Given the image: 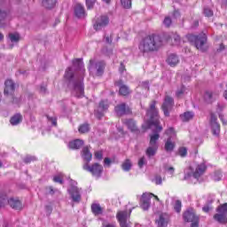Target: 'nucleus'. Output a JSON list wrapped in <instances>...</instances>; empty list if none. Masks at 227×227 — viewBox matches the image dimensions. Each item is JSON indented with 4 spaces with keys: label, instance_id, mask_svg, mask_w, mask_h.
<instances>
[{
    "label": "nucleus",
    "instance_id": "1",
    "mask_svg": "<svg viewBox=\"0 0 227 227\" xmlns=\"http://www.w3.org/2000/svg\"><path fill=\"white\" fill-rule=\"evenodd\" d=\"M155 106H157V101L153 100L151 102L149 109L147 110V114L150 116V119L146 121V129L154 127V134L150 135L149 146L145 151L147 157H153L155 153H157L159 150V144H157V142L160 137L159 133L162 132V126H160V121H159V110Z\"/></svg>",
    "mask_w": 227,
    "mask_h": 227
},
{
    "label": "nucleus",
    "instance_id": "2",
    "mask_svg": "<svg viewBox=\"0 0 227 227\" xmlns=\"http://www.w3.org/2000/svg\"><path fill=\"white\" fill-rule=\"evenodd\" d=\"M164 46V39L157 34H149L141 38L138 43V50L141 54L157 52Z\"/></svg>",
    "mask_w": 227,
    "mask_h": 227
},
{
    "label": "nucleus",
    "instance_id": "3",
    "mask_svg": "<svg viewBox=\"0 0 227 227\" xmlns=\"http://www.w3.org/2000/svg\"><path fill=\"white\" fill-rule=\"evenodd\" d=\"M6 204L13 210H22V208H24V205H22V201H20V200L13 197L8 199V195L2 192L0 193V208L4 207Z\"/></svg>",
    "mask_w": 227,
    "mask_h": 227
},
{
    "label": "nucleus",
    "instance_id": "4",
    "mask_svg": "<svg viewBox=\"0 0 227 227\" xmlns=\"http://www.w3.org/2000/svg\"><path fill=\"white\" fill-rule=\"evenodd\" d=\"M188 42L193 43L198 51H201L205 52L207 49H205V43H207V35L205 33H201L198 35L190 34L187 35Z\"/></svg>",
    "mask_w": 227,
    "mask_h": 227
},
{
    "label": "nucleus",
    "instance_id": "5",
    "mask_svg": "<svg viewBox=\"0 0 227 227\" xmlns=\"http://www.w3.org/2000/svg\"><path fill=\"white\" fill-rule=\"evenodd\" d=\"M216 214L213 215V219L219 224H227V202L219 205L216 207Z\"/></svg>",
    "mask_w": 227,
    "mask_h": 227
},
{
    "label": "nucleus",
    "instance_id": "6",
    "mask_svg": "<svg viewBox=\"0 0 227 227\" xmlns=\"http://www.w3.org/2000/svg\"><path fill=\"white\" fill-rule=\"evenodd\" d=\"M82 169L84 171H88L92 175V176H96V178H100L102 176V173H104V167L100 165V163H94L90 165V163H84L82 165Z\"/></svg>",
    "mask_w": 227,
    "mask_h": 227
},
{
    "label": "nucleus",
    "instance_id": "7",
    "mask_svg": "<svg viewBox=\"0 0 227 227\" xmlns=\"http://www.w3.org/2000/svg\"><path fill=\"white\" fill-rule=\"evenodd\" d=\"M89 70L90 72H95V76L96 77H102L104 75V72L106 70V62L104 61H98L94 62L93 60H90V66H89Z\"/></svg>",
    "mask_w": 227,
    "mask_h": 227
},
{
    "label": "nucleus",
    "instance_id": "8",
    "mask_svg": "<svg viewBox=\"0 0 227 227\" xmlns=\"http://www.w3.org/2000/svg\"><path fill=\"white\" fill-rule=\"evenodd\" d=\"M175 106V99L172 97L166 95L163 104L161 105V110L163 111L164 116L169 117V111L173 109Z\"/></svg>",
    "mask_w": 227,
    "mask_h": 227
},
{
    "label": "nucleus",
    "instance_id": "9",
    "mask_svg": "<svg viewBox=\"0 0 227 227\" xmlns=\"http://www.w3.org/2000/svg\"><path fill=\"white\" fill-rule=\"evenodd\" d=\"M183 219L184 223H192L193 221H198L200 216L196 215L194 208L189 207L183 213Z\"/></svg>",
    "mask_w": 227,
    "mask_h": 227
},
{
    "label": "nucleus",
    "instance_id": "10",
    "mask_svg": "<svg viewBox=\"0 0 227 227\" xmlns=\"http://www.w3.org/2000/svg\"><path fill=\"white\" fill-rule=\"evenodd\" d=\"M210 127L213 136L219 137V135L221 134V124L217 122V116L214 114H211Z\"/></svg>",
    "mask_w": 227,
    "mask_h": 227
},
{
    "label": "nucleus",
    "instance_id": "11",
    "mask_svg": "<svg viewBox=\"0 0 227 227\" xmlns=\"http://www.w3.org/2000/svg\"><path fill=\"white\" fill-rule=\"evenodd\" d=\"M109 26V17L107 15H102L97 18L96 22L93 25L95 31H100L102 27Z\"/></svg>",
    "mask_w": 227,
    "mask_h": 227
},
{
    "label": "nucleus",
    "instance_id": "12",
    "mask_svg": "<svg viewBox=\"0 0 227 227\" xmlns=\"http://www.w3.org/2000/svg\"><path fill=\"white\" fill-rule=\"evenodd\" d=\"M114 112L117 116H125V114H132V109L128 106L125 103H121L114 107Z\"/></svg>",
    "mask_w": 227,
    "mask_h": 227
},
{
    "label": "nucleus",
    "instance_id": "13",
    "mask_svg": "<svg viewBox=\"0 0 227 227\" xmlns=\"http://www.w3.org/2000/svg\"><path fill=\"white\" fill-rule=\"evenodd\" d=\"M114 85L119 88V95L121 97H129L132 93L130 88L123 83V80H118L114 82Z\"/></svg>",
    "mask_w": 227,
    "mask_h": 227
},
{
    "label": "nucleus",
    "instance_id": "14",
    "mask_svg": "<svg viewBox=\"0 0 227 227\" xmlns=\"http://www.w3.org/2000/svg\"><path fill=\"white\" fill-rule=\"evenodd\" d=\"M130 214H132L131 210L129 212L127 211V210L117 212L116 219H117L120 226H122L124 224H128L127 221L130 217Z\"/></svg>",
    "mask_w": 227,
    "mask_h": 227
},
{
    "label": "nucleus",
    "instance_id": "15",
    "mask_svg": "<svg viewBox=\"0 0 227 227\" xmlns=\"http://www.w3.org/2000/svg\"><path fill=\"white\" fill-rule=\"evenodd\" d=\"M169 221V215L167 213H161L160 214L158 219L155 220V223L157 224V227H168Z\"/></svg>",
    "mask_w": 227,
    "mask_h": 227
},
{
    "label": "nucleus",
    "instance_id": "16",
    "mask_svg": "<svg viewBox=\"0 0 227 227\" xmlns=\"http://www.w3.org/2000/svg\"><path fill=\"white\" fill-rule=\"evenodd\" d=\"M207 167L205 163H200L197 165L195 171L192 172L193 178H196L197 180L203 176L205 173L207 172Z\"/></svg>",
    "mask_w": 227,
    "mask_h": 227
},
{
    "label": "nucleus",
    "instance_id": "17",
    "mask_svg": "<svg viewBox=\"0 0 227 227\" xmlns=\"http://www.w3.org/2000/svg\"><path fill=\"white\" fill-rule=\"evenodd\" d=\"M165 40L169 45H180L181 38L176 33H171L165 35Z\"/></svg>",
    "mask_w": 227,
    "mask_h": 227
},
{
    "label": "nucleus",
    "instance_id": "18",
    "mask_svg": "<svg viewBox=\"0 0 227 227\" xmlns=\"http://www.w3.org/2000/svg\"><path fill=\"white\" fill-rule=\"evenodd\" d=\"M90 148L91 147L90 145H87L82 149L81 155L85 161V164H90V162H91V159H93V154L91 153V151H90Z\"/></svg>",
    "mask_w": 227,
    "mask_h": 227
},
{
    "label": "nucleus",
    "instance_id": "19",
    "mask_svg": "<svg viewBox=\"0 0 227 227\" xmlns=\"http://www.w3.org/2000/svg\"><path fill=\"white\" fill-rule=\"evenodd\" d=\"M123 124L128 127L130 132H134L135 134H139V128H137V124L134 119H125L123 121Z\"/></svg>",
    "mask_w": 227,
    "mask_h": 227
},
{
    "label": "nucleus",
    "instance_id": "20",
    "mask_svg": "<svg viewBox=\"0 0 227 227\" xmlns=\"http://www.w3.org/2000/svg\"><path fill=\"white\" fill-rule=\"evenodd\" d=\"M74 90L75 91V97L77 98H81V97H84V83L82 82H74Z\"/></svg>",
    "mask_w": 227,
    "mask_h": 227
},
{
    "label": "nucleus",
    "instance_id": "21",
    "mask_svg": "<svg viewBox=\"0 0 227 227\" xmlns=\"http://www.w3.org/2000/svg\"><path fill=\"white\" fill-rule=\"evenodd\" d=\"M5 88L4 90V95H13L15 91V83L12 80H7L4 82Z\"/></svg>",
    "mask_w": 227,
    "mask_h": 227
},
{
    "label": "nucleus",
    "instance_id": "22",
    "mask_svg": "<svg viewBox=\"0 0 227 227\" xmlns=\"http://www.w3.org/2000/svg\"><path fill=\"white\" fill-rule=\"evenodd\" d=\"M74 15L77 19H82V17H86V11L84 10V6L81 4H77L74 6Z\"/></svg>",
    "mask_w": 227,
    "mask_h": 227
},
{
    "label": "nucleus",
    "instance_id": "23",
    "mask_svg": "<svg viewBox=\"0 0 227 227\" xmlns=\"http://www.w3.org/2000/svg\"><path fill=\"white\" fill-rule=\"evenodd\" d=\"M140 207L143 210L150 208V194L143 193Z\"/></svg>",
    "mask_w": 227,
    "mask_h": 227
},
{
    "label": "nucleus",
    "instance_id": "24",
    "mask_svg": "<svg viewBox=\"0 0 227 227\" xmlns=\"http://www.w3.org/2000/svg\"><path fill=\"white\" fill-rule=\"evenodd\" d=\"M167 63L169 67H176L180 63V59L176 54L171 53L167 59Z\"/></svg>",
    "mask_w": 227,
    "mask_h": 227
},
{
    "label": "nucleus",
    "instance_id": "25",
    "mask_svg": "<svg viewBox=\"0 0 227 227\" xmlns=\"http://www.w3.org/2000/svg\"><path fill=\"white\" fill-rule=\"evenodd\" d=\"M68 146L69 148H71V150H80V148H82V146H84V140L75 139L74 141L69 142Z\"/></svg>",
    "mask_w": 227,
    "mask_h": 227
},
{
    "label": "nucleus",
    "instance_id": "26",
    "mask_svg": "<svg viewBox=\"0 0 227 227\" xmlns=\"http://www.w3.org/2000/svg\"><path fill=\"white\" fill-rule=\"evenodd\" d=\"M176 147V143H175L171 139V137L167 138V140L165 141V145H164L165 151L171 153V152H173Z\"/></svg>",
    "mask_w": 227,
    "mask_h": 227
},
{
    "label": "nucleus",
    "instance_id": "27",
    "mask_svg": "<svg viewBox=\"0 0 227 227\" xmlns=\"http://www.w3.org/2000/svg\"><path fill=\"white\" fill-rule=\"evenodd\" d=\"M69 193L74 203H79V201H81V193L79 192V189H77V187L71 188Z\"/></svg>",
    "mask_w": 227,
    "mask_h": 227
},
{
    "label": "nucleus",
    "instance_id": "28",
    "mask_svg": "<svg viewBox=\"0 0 227 227\" xmlns=\"http://www.w3.org/2000/svg\"><path fill=\"white\" fill-rule=\"evenodd\" d=\"M91 212L94 215H101L104 213V208L98 203H93L90 206Z\"/></svg>",
    "mask_w": 227,
    "mask_h": 227
},
{
    "label": "nucleus",
    "instance_id": "29",
    "mask_svg": "<svg viewBox=\"0 0 227 227\" xmlns=\"http://www.w3.org/2000/svg\"><path fill=\"white\" fill-rule=\"evenodd\" d=\"M22 122V115L20 114H16L10 119V123L12 125H19Z\"/></svg>",
    "mask_w": 227,
    "mask_h": 227
},
{
    "label": "nucleus",
    "instance_id": "30",
    "mask_svg": "<svg viewBox=\"0 0 227 227\" xmlns=\"http://www.w3.org/2000/svg\"><path fill=\"white\" fill-rule=\"evenodd\" d=\"M42 4L46 10H52L56 6V0H43Z\"/></svg>",
    "mask_w": 227,
    "mask_h": 227
},
{
    "label": "nucleus",
    "instance_id": "31",
    "mask_svg": "<svg viewBox=\"0 0 227 227\" xmlns=\"http://www.w3.org/2000/svg\"><path fill=\"white\" fill-rule=\"evenodd\" d=\"M182 121H191L194 118V113L192 112H185L180 115Z\"/></svg>",
    "mask_w": 227,
    "mask_h": 227
},
{
    "label": "nucleus",
    "instance_id": "32",
    "mask_svg": "<svg viewBox=\"0 0 227 227\" xmlns=\"http://www.w3.org/2000/svg\"><path fill=\"white\" fill-rule=\"evenodd\" d=\"M121 169L123 171H129L132 169V161L130 159H126L121 164Z\"/></svg>",
    "mask_w": 227,
    "mask_h": 227
},
{
    "label": "nucleus",
    "instance_id": "33",
    "mask_svg": "<svg viewBox=\"0 0 227 227\" xmlns=\"http://www.w3.org/2000/svg\"><path fill=\"white\" fill-rule=\"evenodd\" d=\"M78 132L80 134H88V132H90V124L89 123L81 124L78 128Z\"/></svg>",
    "mask_w": 227,
    "mask_h": 227
},
{
    "label": "nucleus",
    "instance_id": "34",
    "mask_svg": "<svg viewBox=\"0 0 227 227\" xmlns=\"http://www.w3.org/2000/svg\"><path fill=\"white\" fill-rule=\"evenodd\" d=\"M185 91H187V88L184 85H182L176 91V97L177 98H182L185 95Z\"/></svg>",
    "mask_w": 227,
    "mask_h": 227
},
{
    "label": "nucleus",
    "instance_id": "35",
    "mask_svg": "<svg viewBox=\"0 0 227 227\" xmlns=\"http://www.w3.org/2000/svg\"><path fill=\"white\" fill-rule=\"evenodd\" d=\"M213 98H214V92L210 90H207L204 94V99L206 100V102L210 104L212 103Z\"/></svg>",
    "mask_w": 227,
    "mask_h": 227
},
{
    "label": "nucleus",
    "instance_id": "36",
    "mask_svg": "<svg viewBox=\"0 0 227 227\" xmlns=\"http://www.w3.org/2000/svg\"><path fill=\"white\" fill-rule=\"evenodd\" d=\"M68 81H72L74 79V71H72V67H67L64 75Z\"/></svg>",
    "mask_w": 227,
    "mask_h": 227
},
{
    "label": "nucleus",
    "instance_id": "37",
    "mask_svg": "<svg viewBox=\"0 0 227 227\" xmlns=\"http://www.w3.org/2000/svg\"><path fill=\"white\" fill-rule=\"evenodd\" d=\"M121 4L126 10L132 8V0H121Z\"/></svg>",
    "mask_w": 227,
    "mask_h": 227
},
{
    "label": "nucleus",
    "instance_id": "38",
    "mask_svg": "<svg viewBox=\"0 0 227 227\" xmlns=\"http://www.w3.org/2000/svg\"><path fill=\"white\" fill-rule=\"evenodd\" d=\"M99 109L102 111H107L109 109V102L107 100H102L99 102Z\"/></svg>",
    "mask_w": 227,
    "mask_h": 227
},
{
    "label": "nucleus",
    "instance_id": "39",
    "mask_svg": "<svg viewBox=\"0 0 227 227\" xmlns=\"http://www.w3.org/2000/svg\"><path fill=\"white\" fill-rule=\"evenodd\" d=\"M174 209L176 212H177V214H180V212H182V200H176Z\"/></svg>",
    "mask_w": 227,
    "mask_h": 227
},
{
    "label": "nucleus",
    "instance_id": "40",
    "mask_svg": "<svg viewBox=\"0 0 227 227\" xmlns=\"http://www.w3.org/2000/svg\"><path fill=\"white\" fill-rule=\"evenodd\" d=\"M95 3H97V0H85L87 10H93Z\"/></svg>",
    "mask_w": 227,
    "mask_h": 227
},
{
    "label": "nucleus",
    "instance_id": "41",
    "mask_svg": "<svg viewBox=\"0 0 227 227\" xmlns=\"http://www.w3.org/2000/svg\"><path fill=\"white\" fill-rule=\"evenodd\" d=\"M9 38H10L11 42L17 43L20 40V35L18 33L9 34Z\"/></svg>",
    "mask_w": 227,
    "mask_h": 227
},
{
    "label": "nucleus",
    "instance_id": "42",
    "mask_svg": "<svg viewBox=\"0 0 227 227\" xmlns=\"http://www.w3.org/2000/svg\"><path fill=\"white\" fill-rule=\"evenodd\" d=\"M36 160V157L31 156V155H27L24 159L23 161L25 164H31V162H35Z\"/></svg>",
    "mask_w": 227,
    "mask_h": 227
},
{
    "label": "nucleus",
    "instance_id": "43",
    "mask_svg": "<svg viewBox=\"0 0 227 227\" xmlns=\"http://www.w3.org/2000/svg\"><path fill=\"white\" fill-rule=\"evenodd\" d=\"M178 155H180V157H187V147H179L178 148Z\"/></svg>",
    "mask_w": 227,
    "mask_h": 227
},
{
    "label": "nucleus",
    "instance_id": "44",
    "mask_svg": "<svg viewBox=\"0 0 227 227\" xmlns=\"http://www.w3.org/2000/svg\"><path fill=\"white\" fill-rule=\"evenodd\" d=\"M74 67H78L79 68H82L84 67V64L82 63V59H75L73 60Z\"/></svg>",
    "mask_w": 227,
    "mask_h": 227
},
{
    "label": "nucleus",
    "instance_id": "45",
    "mask_svg": "<svg viewBox=\"0 0 227 227\" xmlns=\"http://www.w3.org/2000/svg\"><path fill=\"white\" fill-rule=\"evenodd\" d=\"M163 24L165 27H170L171 25L173 24V20H171V18L169 16L165 17L164 20H163Z\"/></svg>",
    "mask_w": 227,
    "mask_h": 227
},
{
    "label": "nucleus",
    "instance_id": "46",
    "mask_svg": "<svg viewBox=\"0 0 227 227\" xmlns=\"http://www.w3.org/2000/svg\"><path fill=\"white\" fill-rule=\"evenodd\" d=\"M203 13L205 17H214V11L208 7L204 8Z\"/></svg>",
    "mask_w": 227,
    "mask_h": 227
},
{
    "label": "nucleus",
    "instance_id": "47",
    "mask_svg": "<svg viewBox=\"0 0 227 227\" xmlns=\"http://www.w3.org/2000/svg\"><path fill=\"white\" fill-rule=\"evenodd\" d=\"M94 158L97 160H102V159H104V152L102 151H97L94 153Z\"/></svg>",
    "mask_w": 227,
    "mask_h": 227
},
{
    "label": "nucleus",
    "instance_id": "48",
    "mask_svg": "<svg viewBox=\"0 0 227 227\" xmlns=\"http://www.w3.org/2000/svg\"><path fill=\"white\" fill-rule=\"evenodd\" d=\"M53 182H55L56 184H63V176H55L53 177Z\"/></svg>",
    "mask_w": 227,
    "mask_h": 227
},
{
    "label": "nucleus",
    "instance_id": "49",
    "mask_svg": "<svg viewBox=\"0 0 227 227\" xmlns=\"http://www.w3.org/2000/svg\"><path fill=\"white\" fill-rule=\"evenodd\" d=\"M154 184L156 185H162V177L160 176H155Z\"/></svg>",
    "mask_w": 227,
    "mask_h": 227
},
{
    "label": "nucleus",
    "instance_id": "50",
    "mask_svg": "<svg viewBox=\"0 0 227 227\" xmlns=\"http://www.w3.org/2000/svg\"><path fill=\"white\" fill-rule=\"evenodd\" d=\"M165 134H167V136H176V132H175V129L174 128H168L166 131Z\"/></svg>",
    "mask_w": 227,
    "mask_h": 227
},
{
    "label": "nucleus",
    "instance_id": "51",
    "mask_svg": "<svg viewBox=\"0 0 227 227\" xmlns=\"http://www.w3.org/2000/svg\"><path fill=\"white\" fill-rule=\"evenodd\" d=\"M49 121H51L54 127H58V118L47 116Z\"/></svg>",
    "mask_w": 227,
    "mask_h": 227
},
{
    "label": "nucleus",
    "instance_id": "52",
    "mask_svg": "<svg viewBox=\"0 0 227 227\" xmlns=\"http://www.w3.org/2000/svg\"><path fill=\"white\" fill-rule=\"evenodd\" d=\"M6 17H8V12L0 11V23L3 22Z\"/></svg>",
    "mask_w": 227,
    "mask_h": 227
},
{
    "label": "nucleus",
    "instance_id": "53",
    "mask_svg": "<svg viewBox=\"0 0 227 227\" xmlns=\"http://www.w3.org/2000/svg\"><path fill=\"white\" fill-rule=\"evenodd\" d=\"M146 164V161L145 160V157H142L138 160V168H143Z\"/></svg>",
    "mask_w": 227,
    "mask_h": 227
},
{
    "label": "nucleus",
    "instance_id": "54",
    "mask_svg": "<svg viewBox=\"0 0 227 227\" xmlns=\"http://www.w3.org/2000/svg\"><path fill=\"white\" fill-rule=\"evenodd\" d=\"M120 74H123V72H127V68L125 67V64L123 62H121L120 67H119Z\"/></svg>",
    "mask_w": 227,
    "mask_h": 227
},
{
    "label": "nucleus",
    "instance_id": "55",
    "mask_svg": "<svg viewBox=\"0 0 227 227\" xmlns=\"http://www.w3.org/2000/svg\"><path fill=\"white\" fill-rule=\"evenodd\" d=\"M191 223H192L191 227H200V218Z\"/></svg>",
    "mask_w": 227,
    "mask_h": 227
},
{
    "label": "nucleus",
    "instance_id": "56",
    "mask_svg": "<svg viewBox=\"0 0 227 227\" xmlns=\"http://www.w3.org/2000/svg\"><path fill=\"white\" fill-rule=\"evenodd\" d=\"M112 162L113 161L109 158H105L104 160L105 166H107L108 168L111 166Z\"/></svg>",
    "mask_w": 227,
    "mask_h": 227
},
{
    "label": "nucleus",
    "instance_id": "57",
    "mask_svg": "<svg viewBox=\"0 0 227 227\" xmlns=\"http://www.w3.org/2000/svg\"><path fill=\"white\" fill-rule=\"evenodd\" d=\"M150 195V200H152V198H154V200H156V201H160V199H159V197L153 193H147Z\"/></svg>",
    "mask_w": 227,
    "mask_h": 227
},
{
    "label": "nucleus",
    "instance_id": "58",
    "mask_svg": "<svg viewBox=\"0 0 227 227\" xmlns=\"http://www.w3.org/2000/svg\"><path fill=\"white\" fill-rule=\"evenodd\" d=\"M202 210H203V212H205L206 214L208 213V212H210V206H204V207H202Z\"/></svg>",
    "mask_w": 227,
    "mask_h": 227
},
{
    "label": "nucleus",
    "instance_id": "59",
    "mask_svg": "<svg viewBox=\"0 0 227 227\" xmlns=\"http://www.w3.org/2000/svg\"><path fill=\"white\" fill-rule=\"evenodd\" d=\"M105 40H106V43H113V38L109 37V35L106 36Z\"/></svg>",
    "mask_w": 227,
    "mask_h": 227
},
{
    "label": "nucleus",
    "instance_id": "60",
    "mask_svg": "<svg viewBox=\"0 0 227 227\" xmlns=\"http://www.w3.org/2000/svg\"><path fill=\"white\" fill-rule=\"evenodd\" d=\"M198 26H200V21L196 20L193 21L192 27H198Z\"/></svg>",
    "mask_w": 227,
    "mask_h": 227
},
{
    "label": "nucleus",
    "instance_id": "61",
    "mask_svg": "<svg viewBox=\"0 0 227 227\" xmlns=\"http://www.w3.org/2000/svg\"><path fill=\"white\" fill-rule=\"evenodd\" d=\"M224 49H225L224 44H223V43H221V44H220V47H219V49H218L217 51H218V52H221L222 51H224Z\"/></svg>",
    "mask_w": 227,
    "mask_h": 227
},
{
    "label": "nucleus",
    "instance_id": "62",
    "mask_svg": "<svg viewBox=\"0 0 227 227\" xmlns=\"http://www.w3.org/2000/svg\"><path fill=\"white\" fill-rule=\"evenodd\" d=\"M174 17H175L176 19H178V17H180V12H179V11H175V12H174Z\"/></svg>",
    "mask_w": 227,
    "mask_h": 227
},
{
    "label": "nucleus",
    "instance_id": "63",
    "mask_svg": "<svg viewBox=\"0 0 227 227\" xmlns=\"http://www.w3.org/2000/svg\"><path fill=\"white\" fill-rule=\"evenodd\" d=\"M103 227H116V225L114 223H106Z\"/></svg>",
    "mask_w": 227,
    "mask_h": 227
},
{
    "label": "nucleus",
    "instance_id": "64",
    "mask_svg": "<svg viewBox=\"0 0 227 227\" xmlns=\"http://www.w3.org/2000/svg\"><path fill=\"white\" fill-rule=\"evenodd\" d=\"M49 190H50V194H54V188H52V186H50Z\"/></svg>",
    "mask_w": 227,
    "mask_h": 227
}]
</instances>
